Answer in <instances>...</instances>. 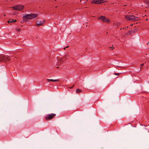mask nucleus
<instances>
[{"label": "nucleus", "instance_id": "obj_1", "mask_svg": "<svg viewBox=\"0 0 149 149\" xmlns=\"http://www.w3.org/2000/svg\"><path fill=\"white\" fill-rule=\"evenodd\" d=\"M37 14H26L23 15L22 17L23 19L25 20L26 21L32 19L38 16Z\"/></svg>", "mask_w": 149, "mask_h": 149}, {"label": "nucleus", "instance_id": "obj_2", "mask_svg": "<svg viewBox=\"0 0 149 149\" xmlns=\"http://www.w3.org/2000/svg\"><path fill=\"white\" fill-rule=\"evenodd\" d=\"M10 59L7 56L0 55V61L3 62L9 61Z\"/></svg>", "mask_w": 149, "mask_h": 149}, {"label": "nucleus", "instance_id": "obj_3", "mask_svg": "<svg viewBox=\"0 0 149 149\" xmlns=\"http://www.w3.org/2000/svg\"><path fill=\"white\" fill-rule=\"evenodd\" d=\"M56 114L53 113L49 114L47 115L45 118L46 120H51L55 117Z\"/></svg>", "mask_w": 149, "mask_h": 149}, {"label": "nucleus", "instance_id": "obj_4", "mask_svg": "<svg viewBox=\"0 0 149 149\" xmlns=\"http://www.w3.org/2000/svg\"><path fill=\"white\" fill-rule=\"evenodd\" d=\"M12 8L13 10L20 11L24 8V6L22 5H18L12 7Z\"/></svg>", "mask_w": 149, "mask_h": 149}, {"label": "nucleus", "instance_id": "obj_5", "mask_svg": "<svg viewBox=\"0 0 149 149\" xmlns=\"http://www.w3.org/2000/svg\"><path fill=\"white\" fill-rule=\"evenodd\" d=\"M125 18L128 20L132 21L134 20V21L136 20L137 17H136L133 15H127L125 17Z\"/></svg>", "mask_w": 149, "mask_h": 149}, {"label": "nucleus", "instance_id": "obj_6", "mask_svg": "<svg viewBox=\"0 0 149 149\" xmlns=\"http://www.w3.org/2000/svg\"><path fill=\"white\" fill-rule=\"evenodd\" d=\"M98 19L101 20L104 22H109L110 21L109 19L106 18L105 17L103 16H101L98 17Z\"/></svg>", "mask_w": 149, "mask_h": 149}, {"label": "nucleus", "instance_id": "obj_7", "mask_svg": "<svg viewBox=\"0 0 149 149\" xmlns=\"http://www.w3.org/2000/svg\"><path fill=\"white\" fill-rule=\"evenodd\" d=\"M45 22V21L44 20L38 21L36 22V25L39 26L42 25Z\"/></svg>", "mask_w": 149, "mask_h": 149}, {"label": "nucleus", "instance_id": "obj_8", "mask_svg": "<svg viewBox=\"0 0 149 149\" xmlns=\"http://www.w3.org/2000/svg\"><path fill=\"white\" fill-rule=\"evenodd\" d=\"M64 58H61L58 60V63L57 64L58 65H60L63 61Z\"/></svg>", "mask_w": 149, "mask_h": 149}, {"label": "nucleus", "instance_id": "obj_9", "mask_svg": "<svg viewBox=\"0 0 149 149\" xmlns=\"http://www.w3.org/2000/svg\"><path fill=\"white\" fill-rule=\"evenodd\" d=\"M47 81H51L53 82H56V81H58L57 79H47Z\"/></svg>", "mask_w": 149, "mask_h": 149}, {"label": "nucleus", "instance_id": "obj_10", "mask_svg": "<svg viewBox=\"0 0 149 149\" xmlns=\"http://www.w3.org/2000/svg\"><path fill=\"white\" fill-rule=\"evenodd\" d=\"M137 30L136 29H134L130 31V32L131 33H134Z\"/></svg>", "mask_w": 149, "mask_h": 149}, {"label": "nucleus", "instance_id": "obj_11", "mask_svg": "<svg viewBox=\"0 0 149 149\" xmlns=\"http://www.w3.org/2000/svg\"><path fill=\"white\" fill-rule=\"evenodd\" d=\"M97 1L98 2V3H101L106 2V1H104V0H98Z\"/></svg>", "mask_w": 149, "mask_h": 149}, {"label": "nucleus", "instance_id": "obj_12", "mask_svg": "<svg viewBox=\"0 0 149 149\" xmlns=\"http://www.w3.org/2000/svg\"><path fill=\"white\" fill-rule=\"evenodd\" d=\"M13 19H10L8 21V23H11L13 22Z\"/></svg>", "mask_w": 149, "mask_h": 149}, {"label": "nucleus", "instance_id": "obj_13", "mask_svg": "<svg viewBox=\"0 0 149 149\" xmlns=\"http://www.w3.org/2000/svg\"><path fill=\"white\" fill-rule=\"evenodd\" d=\"M81 91V90L79 89H77L76 90V92L77 93H79Z\"/></svg>", "mask_w": 149, "mask_h": 149}, {"label": "nucleus", "instance_id": "obj_14", "mask_svg": "<svg viewBox=\"0 0 149 149\" xmlns=\"http://www.w3.org/2000/svg\"><path fill=\"white\" fill-rule=\"evenodd\" d=\"M96 1L95 0H93L91 1V3L92 4L96 3Z\"/></svg>", "mask_w": 149, "mask_h": 149}, {"label": "nucleus", "instance_id": "obj_15", "mask_svg": "<svg viewBox=\"0 0 149 149\" xmlns=\"http://www.w3.org/2000/svg\"><path fill=\"white\" fill-rule=\"evenodd\" d=\"M120 73H114L113 74L115 75H120Z\"/></svg>", "mask_w": 149, "mask_h": 149}, {"label": "nucleus", "instance_id": "obj_16", "mask_svg": "<svg viewBox=\"0 0 149 149\" xmlns=\"http://www.w3.org/2000/svg\"><path fill=\"white\" fill-rule=\"evenodd\" d=\"M26 22V21L25 20H24V19H23V20L21 22L23 23Z\"/></svg>", "mask_w": 149, "mask_h": 149}, {"label": "nucleus", "instance_id": "obj_17", "mask_svg": "<svg viewBox=\"0 0 149 149\" xmlns=\"http://www.w3.org/2000/svg\"><path fill=\"white\" fill-rule=\"evenodd\" d=\"M110 48L111 50H113L114 49V47H110Z\"/></svg>", "mask_w": 149, "mask_h": 149}, {"label": "nucleus", "instance_id": "obj_18", "mask_svg": "<svg viewBox=\"0 0 149 149\" xmlns=\"http://www.w3.org/2000/svg\"><path fill=\"white\" fill-rule=\"evenodd\" d=\"M16 21H17V20H16V19H15V20H14V19H13V22H16Z\"/></svg>", "mask_w": 149, "mask_h": 149}, {"label": "nucleus", "instance_id": "obj_19", "mask_svg": "<svg viewBox=\"0 0 149 149\" xmlns=\"http://www.w3.org/2000/svg\"><path fill=\"white\" fill-rule=\"evenodd\" d=\"M68 47H69V46H67V47H66L64 48H63V49H65L66 48H68Z\"/></svg>", "mask_w": 149, "mask_h": 149}, {"label": "nucleus", "instance_id": "obj_20", "mask_svg": "<svg viewBox=\"0 0 149 149\" xmlns=\"http://www.w3.org/2000/svg\"><path fill=\"white\" fill-rule=\"evenodd\" d=\"M147 4L148 5V6L149 7V2H147Z\"/></svg>", "mask_w": 149, "mask_h": 149}, {"label": "nucleus", "instance_id": "obj_21", "mask_svg": "<svg viewBox=\"0 0 149 149\" xmlns=\"http://www.w3.org/2000/svg\"><path fill=\"white\" fill-rule=\"evenodd\" d=\"M98 1V0H96V4L98 3V2L97 1Z\"/></svg>", "mask_w": 149, "mask_h": 149}, {"label": "nucleus", "instance_id": "obj_22", "mask_svg": "<svg viewBox=\"0 0 149 149\" xmlns=\"http://www.w3.org/2000/svg\"><path fill=\"white\" fill-rule=\"evenodd\" d=\"M144 65V63H143L141 65V66H143V65Z\"/></svg>", "mask_w": 149, "mask_h": 149}, {"label": "nucleus", "instance_id": "obj_23", "mask_svg": "<svg viewBox=\"0 0 149 149\" xmlns=\"http://www.w3.org/2000/svg\"><path fill=\"white\" fill-rule=\"evenodd\" d=\"M133 25V24H131L130 25V26H132Z\"/></svg>", "mask_w": 149, "mask_h": 149}, {"label": "nucleus", "instance_id": "obj_24", "mask_svg": "<svg viewBox=\"0 0 149 149\" xmlns=\"http://www.w3.org/2000/svg\"><path fill=\"white\" fill-rule=\"evenodd\" d=\"M128 26L127 27H126L125 28V29H127L128 28Z\"/></svg>", "mask_w": 149, "mask_h": 149}, {"label": "nucleus", "instance_id": "obj_25", "mask_svg": "<svg viewBox=\"0 0 149 149\" xmlns=\"http://www.w3.org/2000/svg\"><path fill=\"white\" fill-rule=\"evenodd\" d=\"M3 16H4V17H5V16H6V14H3Z\"/></svg>", "mask_w": 149, "mask_h": 149}, {"label": "nucleus", "instance_id": "obj_26", "mask_svg": "<svg viewBox=\"0 0 149 149\" xmlns=\"http://www.w3.org/2000/svg\"><path fill=\"white\" fill-rule=\"evenodd\" d=\"M148 19L147 18V19H146V21H148Z\"/></svg>", "mask_w": 149, "mask_h": 149}, {"label": "nucleus", "instance_id": "obj_27", "mask_svg": "<svg viewBox=\"0 0 149 149\" xmlns=\"http://www.w3.org/2000/svg\"><path fill=\"white\" fill-rule=\"evenodd\" d=\"M18 31H20V29H18Z\"/></svg>", "mask_w": 149, "mask_h": 149}, {"label": "nucleus", "instance_id": "obj_28", "mask_svg": "<svg viewBox=\"0 0 149 149\" xmlns=\"http://www.w3.org/2000/svg\"><path fill=\"white\" fill-rule=\"evenodd\" d=\"M73 87V86H72V87H71V88H72Z\"/></svg>", "mask_w": 149, "mask_h": 149}, {"label": "nucleus", "instance_id": "obj_29", "mask_svg": "<svg viewBox=\"0 0 149 149\" xmlns=\"http://www.w3.org/2000/svg\"><path fill=\"white\" fill-rule=\"evenodd\" d=\"M38 37H37L36 38V39H38Z\"/></svg>", "mask_w": 149, "mask_h": 149}, {"label": "nucleus", "instance_id": "obj_30", "mask_svg": "<svg viewBox=\"0 0 149 149\" xmlns=\"http://www.w3.org/2000/svg\"><path fill=\"white\" fill-rule=\"evenodd\" d=\"M148 42L147 44V45H148Z\"/></svg>", "mask_w": 149, "mask_h": 149}]
</instances>
